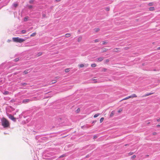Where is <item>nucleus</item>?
Returning <instances> with one entry per match:
<instances>
[{
  "mask_svg": "<svg viewBox=\"0 0 160 160\" xmlns=\"http://www.w3.org/2000/svg\"><path fill=\"white\" fill-rule=\"evenodd\" d=\"M108 42H106L105 41H103L102 42V45H105V44H106Z\"/></svg>",
  "mask_w": 160,
  "mask_h": 160,
  "instance_id": "30",
  "label": "nucleus"
},
{
  "mask_svg": "<svg viewBox=\"0 0 160 160\" xmlns=\"http://www.w3.org/2000/svg\"><path fill=\"white\" fill-rule=\"evenodd\" d=\"M57 82V81L55 80H52L51 81V84H53L56 83Z\"/></svg>",
  "mask_w": 160,
  "mask_h": 160,
  "instance_id": "14",
  "label": "nucleus"
},
{
  "mask_svg": "<svg viewBox=\"0 0 160 160\" xmlns=\"http://www.w3.org/2000/svg\"><path fill=\"white\" fill-rule=\"evenodd\" d=\"M153 135H156L157 134V133L156 132H154L152 133Z\"/></svg>",
  "mask_w": 160,
  "mask_h": 160,
  "instance_id": "43",
  "label": "nucleus"
},
{
  "mask_svg": "<svg viewBox=\"0 0 160 160\" xmlns=\"http://www.w3.org/2000/svg\"><path fill=\"white\" fill-rule=\"evenodd\" d=\"M30 101V100L29 99H24L23 100L22 102L23 103H26Z\"/></svg>",
  "mask_w": 160,
  "mask_h": 160,
  "instance_id": "8",
  "label": "nucleus"
},
{
  "mask_svg": "<svg viewBox=\"0 0 160 160\" xmlns=\"http://www.w3.org/2000/svg\"><path fill=\"white\" fill-rule=\"evenodd\" d=\"M28 70L24 71L23 72V74L25 75L28 74Z\"/></svg>",
  "mask_w": 160,
  "mask_h": 160,
  "instance_id": "12",
  "label": "nucleus"
},
{
  "mask_svg": "<svg viewBox=\"0 0 160 160\" xmlns=\"http://www.w3.org/2000/svg\"><path fill=\"white\" fill-rule=\"evenodd\" d=\"M133 154V152H129L128 153V155L129 156H131V155H132Z\"/></svg>",
  "mask_w": 160,
  "mask_h": 160,
  "instance_id": "33",
  "label": "nucleus"
},
{
  "mask_svg": "<svg viewBox=\"0 0 160 160\" xmlns=\"http://www.w3.org/2000/svg\"><path fill=\"white\" fill-rule=\"evenodd\" d=\"M43 17H45V15L44 14H43Z\"/></svg>",
  "mask_w": 160,
  "mask_h": 160,
  "instance_id": "51",
  "label": "nucleus"
},
{
  "mask_svg": "<svg viewBox=\"0 0 160 160\" xmlns=\"http://www.w3.org/2000/svg\"><path fill=\"white\" fill-rule=\"evenodd\" d=\"M136 156L135 155H133L131 157V158L132 159H134L136 158Z\"/></svg>",
  "mask_w": 160,
  "mask_h": 160,
  "instance_id": "36",
  "label": "nucleus"
},
{
  "mask_svg": "<svg viewBox=\"0 0 160 160\" xmlns=\"http://www.w3.org/2000/svg\"><path fill=\"white\" fill-rule=\"evenodd\" d=\"M122 111V108H119L118 111V112L119 113H121Z\"/></svg>",
  "mask_w": 160,
  "mask_h": 160,
  "instance_id": "18",
  "label": "nucleus"
},
{
  "mask_svg": "<svg viewBox=\"0 0 160 160\" xmlns=\"http://www.w3.org/2000/svg\"><path fill=\"white\" fill-rule=\"evenodd\" d=\"M12 40L14 42H18L20 43L22 42L25 41V39L19 38L18 37L13 38H12Z\"/></svg>",
  "mask_w": 160,
  "mask_h": 160,
  "instance_id": "2",
  "label": "nucleus"
},
{
  "mask_svg": "<svg viewBox=\"0 0 160 160\" xmlns=\"http://www.w3.org/2000/svg\"><path fill=\"white\" fill-rule=\"evenodd\" d=\"M99 41V40L98 39H95L94 40V42H98Z\"/></svg>",
  "mask_w": 160,
  "mask_h": 160,
  "instance_id": "41",
  "label": "nucleus"
},
{
  "mask_svg": "<svg viewBox=\"0 0 160 160\" xmlns=\"http://www.w3.org/2000/svg\"><path fill=\"white\" fill-rule=\"evenodd\" d=\"M65 72H68L69 71V68H67L65 69Z\"/></svg>",
  "mask_w": 160,
  "mask_h": 160,
  "instance_id": "29",
  "label": "nucleus"
},
{
  "mask_svg": "<svg viewBox=\"0 0 160 160\" xmlns=\"http://www.w3.org/2000/svg\"><path fill=\"white\" fill-rule=\"evenodd\" d=\"M152 94H153V93H149L148 94H147L145 95L144 96L146 97V96L151 95Z\"/></svg>",
  "mask_w": 160,
  "mask_h": 160,
  "instance_id": "21",
  "label": "nucleus"
},
{
  "mask_svg": "<svg viewBox=\"0 0 160 160\" xmlns=\"http://www.w3.org/2000/svg\"><path fill=\"white\" fill-rule=\"evenodd\" d=\"M77 111L78 112L79 111H80V109L79 108H78L77 110Z\"/></svg>",
  "mask_w": 160,
  "mask_h": 160,
  "instance_id": "48",
  "label": "nucleus"
},
{
  "mask_svg": "<svg viewBox=\"0 0 160 160\" xmlns=\"http://www.w3.org/2000/svg\"><path fill=\"white\" fill-rule=\"evenodd\" d=\"M106 10L107 11H109L110 10V8H106Z\"/></svg>",
  "mask_w": 160,
  "mask_h": 160,
  "instance_id": "42",
  "label": "nucleus"
},
{
  "mask_svg": "<svg viewBox=\"0 0 160 160\" xmlns=\"http://www.w3.org/2000/svg\"><path fill=\"white\" fill-rule=\"evenodd\" d=\"M22 32L23 34L25 33L26 32V31L25 30H22Z\"/></svg>",
  "mask_w": 160,
  "mask_h": 160,
  "instance_id": "37",
  "label": "nucleus"
},
{
  "mask_svg": "<svg viewBox=\"0 0 160 160\" xmlns=\"http://www.w3.org/2000/svg\"><path fill=\"white\" fill-rule=\"evenodd\" d=\"M107 69L106 68H103L102 69L101 72H105L107 71Z\"/></svg>",
  "mask_w": 160,
  "mask_h": 160,
  "instance_id": "17",
  "label": "nucleus"
},
{
  "mask_svg": "<svg viewBox=\"0 0 160 160\" xmlns=\"http://www.w3.org/2000/svg\"><path fill=\"white\" fill-rule=\"evenodd\" d=\"M157 121L158 122H159V121H160V118H159V119H158L157 120Z\"/></svg>",
  "mask_w": 160,
  "mask_h": 160,
  "instance_id": "45",
  "label": "nucleus"
},
{
  "mask_svg": "<svg viewBox=\"0 0 160 160\" xmlns=\"http://www.w3.org/2000/svg\"><path fill=\"white\" fill-rule=\"evenodd\" d=\"M2 125L4 128H6L9 127L10 125L8 121L5 118H3L1 120Z\"/></svg>",
  "mask_w": 160,
  "mask_h": 160,
  "instance_id": "1",
  "label": "nucleus"
},
{
  "mask_svg": "<svg viewBox=\"0 0 160 160\" xmlns=\"http://www.w3.org/2000/svg\"><path fill=\"white\" fill-rule=\"evenodd\" d=\"M108 50V49L106 48H103L102 49V52H105L106 51H107Z\"/></svg>",
  "mask_w": 160,
  "mask_h": 160,
  "instance_id": "13",
  "label": "nucleus"
},
{
  "mask_svg": "<svg viewBox=\"0 0 160 160\" xmlns=\"http://www.w3.org/2000/svg\"><path fill=\"white\" fill-rule=\"evenodd\" d=\"M79 67L80 68H83L84 66V65L83 64H81L78 65Z\"/></svg>",
  "mask_w": 160,
  "mask_h": 160,
  "instance_id": "23",
  "label": "nucleus"
},
{
  "mask_svg": "<svg viewBox=\"0 0 160 160\" xmlns=\"http://www.w3.org/2000/svg\"><path fill=\"white\" fill-rule=\"evenodd\" d=\"M97 66V64L95 63L92 64L91 65V66L92 67L94 68Z\"/></svg>",
  "mask_w": 160,
  "mask_h": 160,
  "instance_id": "19",
  "label": "nucleus"
},
{
  "mask_svg": "<svg viewBox=\"0 0 160 160\" xmlns=\"http://www.w3.org/2000/svg\"><path fill=\"white\" fill-rule=\"evenodd\" d=\"M42 54V52H39L37 54L38 57H39L40 56H41Z\"/></svg>",
  "mask_w": 160,
  "mask_h": 160,
  "instance_id": "16",
  "label": "nucleus"
},
{
  "mask_svg": "<svg viewBox=\"0 0 160 160\" xmlns=\"http://www.w3.org/2000/svg\"><path fill=\"white\" fill-rule=\"evenodd\" d=\"M13 5L15 7H17L18 6V4L17 3H14Z\"/></svg>",
  "mask_w": 160,
  "mask_h": 160,
  "instance_id": "31",
  "label": "nucleus"
},
{
  "mask_svg": "<svg viewBox=\"0 0 160 160\" xmlns=\"http://www.w3.org/2000/svg\"><path fill=\"white\" fill-rule=\"evenodd\" d=\"M146 156L148 157L149 156V155H146Z\"/></svg>",
  "mask_w": 160,
  "mask_h": 160,
  "instance_id": "50",
  "label": "nucleus"
},
{
  "mask_svg": "<svg viewBox=\"0 0 160 160\" xmlns=\"http://www.w3.org/2000/svg\"><path fill=\"white\" fill-rule=\"evenodd\" d=\"M9 118L12 119V120H14L15 119V118L12 115L10 114L8 116Z\"/></svg>",
  "mask_w": 160,
  "mask_h": 160,
  "instance_id": "5",
  "label": "nucleus"
},
{
  "mask_svg": "<svg viewBox=\"0 0 160 160\" xmlns=\"http://www.w3.org/2000/svg\"><path fill=\"white\" fill-rule=\"evenodd\" d=\"M128 144H126L125 145V146H128Z\"/></svg>",
  "mask_w": 160,
  "mask_h": 160,
  "instance_id": "49",
  "label": "nucleus"
},
{
  "mask_svg": "<svg viewBox=\"0 0 160 160\" xmlns=\"http://www.w3.org/2000/svg\"><path fill=\"white\" fill-rule=\"evenodd\" d=\"M28 7V8L30 9L32 8V5H29Z\"/></svg>",
  "mask_w": 160,
  "mask_h": 160,
  "instance_id": "40",
  "label": "nucleus"
},
{
  "mask_svg": "<svg viewBox=\"0 0 160 160\" xmlns=\"http://www.w3.org/2000/svg\"><path fill=\"white\" fill-rule=\"evenodd\" d=\"M100 29L99 28H95V30L96 32H98V31H99Z\"/></svg>",
  "mask_w": 160,
  "mask_h": 160,
  "instance_id": "34",
  "label": "nucleus"
},
{
  "mask_svg": "<svg viewBox=\"0 0 160 160\" xmlns=\"http://www.w3.org/2000/svg\"><path fill=\"white\" fill-rule=\"evenodd\" d=\"M97 138V136L96 135H94L93 136V139H95Z\"/></svg>",
  "mask_w": 160,
  "mask_h": 160,
  "instance_id": "39",
  "label": "nucleus"
},
{
  "mask_svg": "<svg viewBox=\"0 0 160 160\" xmlns=\"http://www.w3.org/2000/svg\"><path fill=\"white\" fill-rule=\"evenodd\" d=\"M157 127H158H158H160V125H159V124H158V125H157Z\"/></svg>",
  "mask_w": 160,
  "mask_h": 160,
  "instance_id": "44",
  "label": "nucleus"
},
{
  "mask_svg": "<svg viewBox=\"0 0 160 160\" xmlns=\"http://www.w3.org/2000/svg\"><path fill=\"white\" fill-rule=\"evenodd\" d=\"M36 32L33 33L32 34H31L30 35V36L31 37L35 36L36 35Z\"/></svg>",
  "mask_w": 160,
  "mask_h": 160,
  "instance_id": "20",
  "label": "nucleus"
},
{
  "mask_svg": "<svg viewBox=\"0 0 160 160\" xmlns=\"http://www.w3.org/2000/svg\"><path fill=\"white\" fill-rule=\"evenodd\" d=\"M92 80L94 81V83H96L97 82V81L96 79H92Z\"/></svg>",
  "mask_w": 160,
  "mask_h": 160,
  "instance_id": "35",
  "label": "nucleus"
},
{
  "mask_svg": "<svg viewBox=\"0 0 160 160\" xmlns=\"http://www.w3.org/2000/svg\"><path fill=\"white\" fill-rule=\"evenodd\" d=\"M115 111L114 110L112 111L110 114V117H113V116H114V115L115 114Z\"/></svg>",
  "mask_w": 160,
  "mask_h": 160,
  "instance_id": "6",
  "label": "nucleus"
},
{
  "mask_svg": "<svg viewBox=\"0 0 160 160\" xmlns=\"http://www.w3.org/2000/svg\"><path fill=\"white\" fill-rule=\"evenodd\" d=\"M150 123V122H148V124H149Z\"/></svg>",
  "mask_w": 160,
  "mask_h": 160,
  "instance_id": "52",
  "label": "nucleus"
},
{
  "mask_svg": "<svg viewBox=\"0 0 160 160\" xmlns=\"http://www.w3.org/2000/svg\"><path fill=\"white\" fill-rule=\"evenodd\" d=\"M137 97V95L136 94H134L132 95L131 96H129L127 97H126L125 98H123V99H122V100L121 101H122L123 100H127L130 98H136Z\"/></svg>",
  "mask_w": 160,
  "mask_h": 160,
  "instance_id": "3",
  "label": "nucleus"
},
{
  "mask_svg": "<svg viewBox=\"0 0 160 160\" xmlns=\"http://www.w3.org/2000/svg\"><path fill=\"white\" fill-rule=\"evenodd\" d=\"M19 60V58H16L14 60V61L15 62H17Z\"/></svg>",
  "mask_w": 160,
  "mask_h": 160,
  "instance_id": "32",
  "label": "nucleus"
},
{
  "mask_svg": "<svg viewBox=\"0 0 160 160\" xmlns=\"http://www.w3.org/2000/svg\"><path fill=\"white\" fill-rule=\"evenodd\" d=\"M34 1L33 0H30L29 1V2L30 3H32Z\"/></svg>",
  "mask_w": 160,
  "mask_h": 160,
  "instance_id": "38",
  "label": "nucleus"
},
{
  "mask_svg": "<svg viewBox=\"0 0 160 160\" xmlns=\"http://www.w3.org/2000/svg\"><path fill=\"white\" fill-rule=\"evenodd\" d=\"M109 62V60L108 59H106L105 61L104 62L105 63H107L108 62Z\"/></svg>",
  "mask_w": 160,
  "mask_h": 160,
  "instance_id": "27",
  "label": "nucleus"
},
{
  "mask_svg": "<svg viewBox=\"0 0 160 160\" xmlns=\"http://www.w3.org/2000/svg\"><path fill=\"white\" fill-rule=\"evenodd\" d=\"M99 115H100L99 113H97V114L94 115L93 117L94 118H96L98 117V116Z\"/></svg>",
  "mask_w": 160,
  "mask_h": 160,
  "instance_id": "22",
  "label": "nucleus"
},
{
  "mask_svg": "<svg viewBox=\"0 0 160 160\" xmlns=\"http://www.w3.org/2000/svg\"><path fill=\"white\" fill-rule=\"evenodd\" d=\"M104 119V118H103V117L101 118L100 120V123L102 122L103 121Z\"/></svg>",
  "mask_w": 160,
  "mask_h": 160,
  "instance_id": "24",
  "label": "nucleus"
},
{
  "mask_svg": "<svg viewBox=\"0 0 160 160\" xmlns=\"http://www.w3.org/2000/svg\"><path fill=\"white\" fill-rule=\"evenodd\" d=\"M82 39V37L81 36H79L78 38V42H81Z\"/></svg>",
  "mask_w": 160,
  "mask_h": 160,
  "instance_id": "7",
  "label": "nucleus"
},
{
  "mask_svg": "<svg viewBox=\"0 0 160 160\" xmlns=\"http://www.w3.org/2000/svg\"><path fill=\"white\" fill-rule=\"evenodd\" d=\"M120 49L119 48H116L114 49L113 50L114 52H118L119 51Z\"/></svg>",
  "mask_w": 160,
  "mask_h": 160,
  "instance_id": "4",
  "label": "nucleus"
},
{
  "mask_svg": "<svg viewBox=\"0 0 160 160\" xmlns=\"http://www.w3.org/2000/svg\"><path fill=\"white\" fill-rule=\"evenodd\" d=\"M28 17H26L24 18V20L25 21H26L28 19Z\"/></svg>",
  "mask_w": 160,
  "mask_h": 160,
  "instance_id": "28",
  "label": "nucleus"
},
{
  "mask_svg": "<svg viewBox=\"0 0 160 160\" xmlns=\"http://www.w3.org/2000/svg\"><path fill=\"white\" fill-rule=\"evenodd\" d=\"M153 4H154L153 2H150L148 4V6H153Z\"/></svg>",
  "mask_w": 160,
  "mask_h": 160,
  "instance_id": "11",
  "label": "nucleus"
},
{
  "mask_svg": "<svg viewBox=\"0 0 160 160\" xmlns=\"http://www.w3.org/2000/svg\"><path fill=\"white\" fill-rule=\"evenodd\" d=\"M65 36L67 38L71 36V34L70 33H67L65 34Z\"/></svg>",
  "mask_w": 160,
  "mask_h": 160,
  "instance_id": "15",
  "label": "nucleus"
},
{
  "mask_svg": "<svg viewBox=\"0 0 160 160\" xmlns=\"http://www.w3.org/2000/svg\"><path fill=\"white\" fill-rule=\"evenodd\" d=\"M157 50H160V47H159L158 48H157Z\"/></svg>",
  "mask_w": 160,
  "mask_h": 160,
  "instance_id": "47",
  "label": "nucleus"
},
{
  "mask_svg": "<svg viewBox=\"0 0 160 160\" xmlns=\"http://www.w3.org/2000/svg\"><path fill=\"white\" fill-rule=\"evenodd\" d=\"M148 9L150 11H153L154 10L155 8L154 7H151L149 8Z\"/></svg>",
  "mask_w": 160,
  "mask_h": 160,
  "instance_id": "10",
  "label": "nucleus"
},
{
  "mask_svg": "<svg viewBox=\"0 0 160 160\" xmlns=\"http://www.w3.org/2000/svg\"><path fill=\"white\" fill-rule=\"evenodd\" d=\"M8 93H9V92L8 91H5V92H4L3 93V94L4 95H7V94H8Z\"/></svg>",
  "mask_w": 160,
  "mask_h": 160,
  "instance_id": "26",
  "label": "nucleus"
},
{
  "mask_svg": "<svg viewBox=\"0 0 160 160\" xmlns=\"http://www.w3.org/2000/svg\"><path fill=\"white\" fill-rule=\"evenodd\" d=\"M21 85L22 86H26L27 85V83L24 82V83H22L21 84Z\"/></svg>",
  "mask_w": 160,
  "mask_h": 160,
  "instance_id": "25",
  "label": "nucleus"
},
{
  "mask_svg": "<svg viewBox=\"0 0 160 160\" xmlns=\"http://www.w3.org/2000/svg\"><path fill=\"white\" fill-rule=\"evenodd\" d=\"M104 57H100V58H98V62H100L102 61L104 59Z\"/></svg>",
  "mask_w": 160,
  "mask_h": 160,
  "instance_id": "9",
  "label": "nucleus"
},
{
  "mask_svg": "<svg viewBox=\"0 0 160 160\" xmlns=\"http://www.w3.org/2000/svg\"><path fill=\"white\" fill-rule=\"evenodd\" d=\"M56 1L57 2H60L61 1V0H56Z\"/></svg>",
  "mask_w": 160,
  "mask_h": 160,
  "instance_id": "46",
  "label": "nucleus"
}]
</instances>
